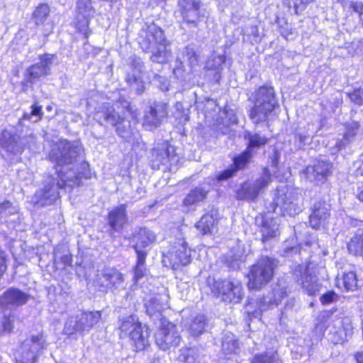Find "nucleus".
<instances>
[{
	"instance_id": "1",
	"label": "nucleus",
	"mask_w": 363,
	"mask_h": 363,
	"mask_svg": "<svg viewBox=\"0 0 363 363\" xmlns=\"http://www.w3.org/2000/svg\"><path fill=\"white\" fill-rule=\"evenodd\" d=\"M250 100L253 106L248 112L250 120L256 125H267L279 106L274 89L270 86H262L251 95Z\"/></svg>"
},
{
	"instance_id": "2",
	"label": "nucleus",
	"mask_w": 363,
	"mask_h": 363,
	"mask_svg": "<svg viewBox=\"0 0 363 363\" xmlns=\"http://www.w3.org/2000/svg\"><path fill=\"white\" fill-rule=\"evenodd\" d=\"M244 138L247 141L246 149L238 156L234 157L233 164L229 168L218 175V181L227 180L232 177L238 170L244 168L257 153V151L263 148L269 140L266 135L250 131L245 132Z\"/></svg>"
},
{
	"instance_id": "3",
	"label": "nucleus",
	"mask_w": 363,
	"mask_h": 363,
	"mask_svg": "<svg viewBox=\"0 0 363 363\" xmlns=\"http://www.w3.org/2000/svg\"><path fill=\"white\" fill-rule=\"evenodd\" d=\"M82 152V145L79 142L60 140L52 145L48 158L56 164V169L65 172L72 164L77 163Z\"/></svg>"
},
{
	"instance_id": "4",
	"label": "nucleus",
	"mask_w": 363,
	"mask_h": 363,
	"mask_svg": "<svg viewBox=\"0 0 363 363\" xmlns=\"http://www.w3.org/2000/svg\"><path fill=\"white\" fill-rule=\"evenodd\" d=\"M277 265L276 259L269 257H261L251 267L248 277L250 289H260L268 284L274 276V269Z\"/></svg>"
},
{
	"instance_id": "5",
	"label": "nucleus",
	"mask_w": 363,
	"mask_h": 363,
	"mask_svg": "<svg viewBox=\"0 0 363 363\" xmlns=\"http://www.w3.org/2000/svg\"><path fill=\"white\" fill-rule=\"evenodd\" d=\"M157 330L155 333V343L163 350H174L181 342L180 326L169 319H158L155 323Z\"/></svg>"
},
{
	"instance_id": "6",
	"label": "nucleus",
	"mask_w": 363,
	"mask_h": 363,
	"mask_svg": "<svg viewBox=\"0 0 363 363\" xmlns=\"http://www.w3.org/2000/svg\"><path fill=\"white\" fill-rule=\"evenodd\" d=\"M208 279V282L211 286L213 294L217 297H221L222 300L229 303H240L244 296L243 289L240 280L230 277L225 280H212Z\"/></svg>"
},
{
	"instance_id": "7",
	"label": "nucleus",
	"mask_w": 363,
	"mask_h": 363,
	"mask_svg": "<svg viewBox=\"0 0 363 363\" xmlns=\"http://www.w3.org/2000/svg\"><path fill=\"white\" fill-rule=\"evenodd\" d=\"M303 196L296 189L287 190L286 193L277 192L273 199L272 211L279 208L284 216H294L303 209Z\"/></svg>"
},
{
	"instance_id": "8",
	"label": "nucleus",
	"mask_w": 363,
	"mask_h": 363,
	"mask_svg": "<svg viewBox=\"0 0 363 363\" xmlns=\"http://www.w3.org/2000/svg\"><path fill=\"white\" fill-rule=\"evenodd\" d=\"M46 340L43 333L31 335L21 344L16 354L18 363H36L38 357L47 347Z\"/></svg>"
},
{
	"instance_id": "9",
	"label": "nucleus",
	"mask_w": 363,
	"mask_h": 363,
	"mask_svg": "<svg viewBox=\"0 0 363 363\" xmlns=\"http://www.w3.org/2000/svg\"><path fill=\"white\" fill-rule=\"evenodd\" d=\"M122 333L128 334L136 351L145 349L149 344L150 330L146 325H142L138 319H125L120 325Z\"/></svg>"
},
{
	"instance_id": "10",
	"label": "nucleus",
	"mask_w": 363,
	"mask_h": 363,
	"mask_svg": "<svg viewBox=\"0 0 363 363\" xmlns=\"http://www.w3.org/2000/svg\"><path fill=\"white\" fill-rule=\"evenodd\" d=\"M55 55L45 53L39 56V62L30 66L24 74L21 82L22 90L26 91L41 77H45L50 74L51 66L53 64Z\"/></svg>"
},
{
	"instance_id": "11",
	"label": "nucleus",
	"mask_w": 363,
	"mask_h": 363,
	"mask_svg": "<svg viewBox=\"0 0 363 363\" xmlns=\"http://www.w3.org/2000/svg\"><path fill=\"white\" fill-rule=\"evenodd\" d=\"M57 178H49V181L43 189L38 190L33 197V202L35 206H45L51 205L59 198V189L67 186L62 172L56 173Z\"/></svg>"
},
{
	"instance_id": "12",
	"label": "nucleus",
	"mask_w": 363,
	"mask_h": 363,
	"mask_svg": "<svg viewBox=\"0 0 363 363\" xmlns=\"http://www.w3.org/2000/svg\"><path fill=\"white\" fill-rule=\"evenodd\" d=\"M271 182V173L267 167H264L260 177L253 182H247L240 186L236 192V198L238 200L253 201L268 186Z\"/></svg>"
},
{
	"instance_id": "13",
	"label": "nucleus",
	"mask_w": 363,
	"mask_h": 363,
	"mask_svg": "<svg viewBox=\"0 0 363 363\" xmlns=\"http://www.w3.org/2000/svg\"><path fill=\"white\" fill-rule=\"evenodd\" d=\"M169 262L174 269L181 266H186L191 262V250L188 247L187 242L183 238H179L175 245L165 256L164 262Z\"/></svg>"
},
{
	"instance_id": "14",
	"label": "nucleus",
	"mask_w": 363,
	"mask_h": 363,
	"mask_svg": "<svg viewBox=\"0 0 363 363\" xmlns=\"http://www.w3.org/2000/svg\"><path fill=\"white\" fill-rule=\"evenodd\" d=\"M199 52L194 45H188L183 48L177 57V66L173 72L177 78H182L185 71V64L193 69L199 65Z\"/></svg>"
},
{
	"instance_id": "15",
	"label": "nucleus",
	"mask_w": 363,
	"mask_h": 363,
	"mask_svg": "<svg viewBox=\"0 0 363 363\" xmlns=\"http://www.w3.org/2000/svg\"><path fill=\"white\" fill-rule=\"evenodd\" d=\"M168 104L162 101H155L150 104L145 112L143 126L149 130L159 127L167 118Z\"/></svg>"
},
{
	"instance_id": "16",
	"label": "nucleus",
	"mask_w": 363,
	"mask_h": 363,
	"mask_svg": "<svg viewBox=\"0 0 363 363\" xmlns=\"http://www.w3.org/2000/svg\"><path fill=\"white\" fill-rule=\"evenodd\" d=\"M294 280L301 286L303 290L309 296L315 295L322 288L315 275L308 274L306 269L301 265L295 267L293 272Z\"/></svg>"
},
{
	"instance_id": "17",
	"label": "nucleus",
	"mask_w": 363,
	"mask_h": 363,
	"mask_svg": "<svg viewBox=\"0 0 363 363\" xmlns=\"http://www.w3.org/2000/svg\"><path fill=\"white\" fill-rule=\"evenodd\" d=\"M333 164L329 161L316 160L303 170V174L311 182L317 185L324 183L332 173Z\"/></svg>"
},
{
	"instance_id": "18",
	"label": "nucleus",
	"mask_w": 363,
	"mask_h": 363,
	"mask_svg": "<svg viewBox=\"0 0 363 363\" xmlns=\"http://www.w3.org/2000/svg\"><path fill=\"white\" fill-rule=\"evenodd\" d=\"M20 140L21 136L13 127L6 128L0 134V146L8 153L18 155L23 152L25 145V143Z\"/></svg>"
},
{
	"instance_id": "19",
	"label": "nucleus",
	"mask_w": 363,
	"mask_h": 363,
	"mask_svg": "<svg viewBox=\"0 0 363 363\" xmlns=\"http://www.w3.org/2000/svg\"><path fill=\"white\" fill-rule=\"evenodd\" d=\"M131 68V72L126 75L125 81L136 94H142L145 91V85L142 77L144 64L142 60L140 57H134L132 60Z\"/></svg>"
},
{
	"instance_id": "20",
	"label": "nucleus",
	"mask_w": 363,
	"mask_h": 363,
	"mask_svg": "<svg viewBox=\"0 0 363 363\" xmlns=\"http://www.w3.org/2000/svg\"><path fill=\"white\" fill-rule=\"evenodd\" d=\"M89 170V164L84 161L83 153L81 154V158L76 164H72L69 167L67 171L62 169H56L55 173L62 172L66 184L69 186H72L75 184H78L82 177L87 176Z\"/></svg>"
},
{
	"instance_id": "21",
	"label": "nucleus",
	"mask_w": 363,
	"mask_h": 363,
	"mask_svg": "<svg viewBox=\"0 0 363 363\" xmlns=\"http://www.w3.org/2000/svg\"><path fill=\"white\" fill-rule=\"evenodd\" d=\"M97 284L106 289L113 291L121 287L123 283V276L118 269L106 267L101 274L98 277Z\"/></svg>"
},
{
	"instance_id": "22",
	"label": "nucleus",
	"mask_w": 363,
	"mask_h": 363,
	"mask_svg": "<svg viewBox=\"0 0 363 363\" xmlns=\"http://www.w3.org/2000/svg\"><path fill=\"white\" fill-rule=\"evenodd\" d=\"M311 209L310 225L314 229H319L330 216V205L325 201H318L313 204Z\"/></svg>"
},
{
	"instance_id": "23",
	"label": "nucleus",
	"mask_w": 363,
	"mask_h": 363,
	"mask_svg": "<svg viewBox=\"0 0 363 363\" xmlns=\"http://www.w3.org/2000/svg\"><path fill=\"white\" fill-rule=\"evenodd\" d=\"M108 225L112 231L121 233L128 223L125 204L113 208L107 216Z\"/></svg>"
},
{
	"instance_id": "24",
	"label": "nucleus",
	"mask_w": 363,
	"mask_h": 363,
	"mask_svg": "<svg viewBox=\"0 0 363 363\" xmlns=\"http://www.w3.org/2000/svg\"><path fill=\"white\" fill-rule=\"evenodd\" d=\"M133 240L134 242L133 247L135 253H148L149 250L147 248L150 245L155 242L156 235L152 230L147 228H140L134 233Z\"/></svg>"
},
{
	"instance_id": "25",
	"label": "nucleus",
	"mask_w": 363,
	"mask_h": 363,
	"mask_svg": "<svg viewBox=\"0 0 363 363\" xmlns=\"http://www.w3.org/2000/svg\"><path fill=\"white\" fill-rule=\"evenodd\" d=\"M289 285L285 277L279 278L273 286L272 292L263 298V303L269 305H277L288 295Z\"/></svg>"
},
{
	"instance_id": "26",
	"label": "nucleus",
	"mask_w": 363,
	"mask_h": 363,
	"mask_svg": "<svg viewBox=\"0 0 363 363\" xmlns=\"http://www.w3.org/2000/svg\"><path fill=\"white\" fill-rule=\"evenodd\" d=\"M163 42H166L163 30L153 24L147 27L140 45L144 51H148Z\"/></svg>"
},
{
	"instance_id": "27",
	"label": "nucleus",
	"mask_w": 363,
	"mask_h": 363,
	"mask_svg": "<svg viewBox=\"0 0 363 363\" xmlns=\"http://www.w3.org/2000/svg\"><path fill=\"white\" fill-rule=\"evenodd\" d=\"M152 157L153 168L159 169L161 164L167 165L174 160L175 157L174 147L167 144H162L153 148Z\"/></svg>"
},
{
	"instance_id": "28",
	"label": "nucleus",
	"mask_w": 363,
	"mask_h": 363,
	"mask_svg": "<svg viewBox=\"0 0 363 363\" xmlns=\"http://www.w3.org/2000/svg\"><path fill=\"white\" fill-rule=\"evenodd\" d=\"M96 117L99 122L102 124L104 122L112 125H121L124 121V116L116 111L113 106H104L101 110L98 111Z\"/></svg>"
},
{
	"instance_id": "29",
	"label": "nucleus",
	"mask_w": 363,
	"mask_h": 363,
	"mask_svg": "<svg viewBox=\"0 0 363 363\" xmlns=\"http://www.w3.org/2000/svg\"><path fill=\"white\" fill-rule=\"evenodd\" d=\"M184 21L196 27L199 17V0H182Z\"/></svg>"
},
{
	"instance_id": "30",
	"label": "nucleus",
	"mask_w": 363,
	"mask_h": 363,
	"mask_svg": "<svg viewBox=\"0 0 363 363\" xmlns=\"http://www.w3.org/2000/svg\"><path fill=\"white\" fill-rule=\"evenodd\" d=\"M240 350L238 338L231 332H224L221 338V351L226 358L237 354Z\"/></svg>"
},
{
	"instance_id": "31",
	"label": "nucleus",
	"mask_w": 363,
	"mask_h": 363,
	"mask_svg": "<svg viewBox=\"0 0 363 363\" xmlns=\"http://www.w3.org/2000/svg\"><path fill=\"white\" fill-rule=\"evenodd\" d=\"M96 323V319H67L63 331L65 334L71 335L75 333L89 331Z\"/></svg>"
},
{
	"instance_id": "32",
	"label": "nucleus",
	"mask_w": 363,
	"mask_h": 363,
	"mask_svg": "<svg viewBox=\"0 0 363 363\" xmlns=\"http://www.w3.org/2000/svg\"><path fill=\"white\" fill-rule=\"evenodd\" d=\"M260 230L262 233V241L265 242L272 238H274L279 235V225L276 220L268 218H260Z\"/></svg>"
},
{
	"instance_id": "33",
	"label": "nucleus",
	"mask_w": 363,
	"mask_h": 363,
	"mask_svg": "<svg viewBox=\"0 0 363 363\" xmlns=\"http://www.w3.org/2000/svg\"><path fill=\"white\" fill-rule=\"evenodd\" d=\"M208 191L209 189L203 186L192 189L184 199L183 205L188 208L198 205L206 199Z\"/></svg>"
},
{
	"instance_id": "34",
	"label": "nucleus",
	"mask_w": 363,
	"mask_h": 363,
	"mask_svg": "<svg viewBox=\"0 0 363 363\" xmlns=\"http://www.w3.org/2000/svg\"><path fill=\"white\" fill-rule=\"evenodd\" d=\"M203 354L197 347H185L180 350L178 360L182 363H201Z\"/></svg>"
},
{
	"instance_id": "35",
	"label": "nucleus",
	"mask_w": 363,
	"mask_h": 363,
	"mask_svg": "<svg viewBox=\"0 0 363 363\" xmlns=\"http://www.w3.org/2000/svg\"><path fill=\"white\" fill-rule=\"evenodd\" d=\"M196 228L202 235L212 234L217 228V220L212 214L203 215L196 224Z\"/></svg>"
},
{
	"instance_id": "36",
	"label": "nucleus",
	"mask_w": 363,
	"mask_h": 363,
	"mask_svg": "<svg viewBox=\"0 0 363 363\" xmlns=\"http://www.w3.org/2000/svg\"><path fill=\"white\" fill-rule=\"evenodd\" d=\"M4 298L8 303L18 306L26 303L28 301V296L18 289L10 288L4 293Z\"/></svg>"
},
{
	"instance_id": "37",
	"label": "nucleus",
	"mask_w": 363,
	"mask_h": 363,
	"mask_svg": "<svg viewBox=\"0 0 363 363\" xmlns=\"http://www.w3.org/2000/svg\"><path fill=\"white\" fill-rule=\"evenodd\" d=\"M349 252L354 256H363V229H359L347 243Z\"/></svg>"
},
{
	"instance_id": "38",
	"label": "nucleus",
	"mask_w": 363,
	"mask_h": 363,
	"mask_svg": "<svg viewBox=\"0 0 363 363\" xmlns=\"http://www.w3.org/2000/svg\"><path fill=\"white\" fill-rule=\"evenodd\" d=\"M147 52H150L152 55L150 60L156 63H164L167 61L169 53L167 50V43L163 42L159 45L150 49Z\"/></svg>"
},
{
	"instance_id": "39",
	"label": "nucleus",
	"mask_w": 363,
	"mask_h": 363,
	"mask_svg": "<svg viewBox=\"0 0 363 363\" xmlns=\"http://www.w3.org/2000/svg\"><path fill=\"white\" fill-rule=\"evenodd\" d=\"M50 8L47 4H40L33 13V19L36 26H43L49 17Z\"/></svg>"
},
{
	"instance_id": "40",
	"label": "nucleus",
	"mask_w": 363,
	"mask_h": 363,
	"mask_svg": "<svg viewBox=\"0 0 363 363\" xmlns=\"http://www.w3.org/2000/svg\"><path fill=\"white\" fill-rule=\"evenodd\" d=\"M185 327L193 336L202 334L205 330V319H185Z\"/></svg>"
},
{
	"instance_id": "41",
	"label": "nucleus",
	"mask_w": 363,
	"mask_h": 363,
	"mask_svg": "<svg viewBox=\"0 0 363 363\" xmlns=\"http://www.w3.org/2000/svg\"><path fill=\"white\" fill-rule=\"evenodd\" d=\"M136 255L137 260L134 267V279L138 280L145 275L147 271L145 261L147 252H139Z\"/></svg>"
},
{
	"instance_id": "42",
	"label": "nucleus",
	"mask_w": 363,
	"mask_h": 363,
	"mask_svg": "<svg viewBox=\"0 0 363 363\" xmlns=\"http://www.w3.org/2000/svg\"><path fill=\"white\" fill-rule=\"evenodd\" d=\"M77 10L85 19L90 18L94 13L91 0H77Z\"/></svg>"
},
{
	"instance_id": "43",
	"label": "nucleus",
	"mask_w": 363,
	"mask_h": 363,
	"mask_svg": "<svg viewBox=\"0 0 363 363\" xmlns=\"http://www.w3.org/2000/svg\"><path fill=\"white\" fill-rule=\"evenodd\" d=\"M342 284L347 291H354L357 287V275L353 272L345 273L342 276Z\"/></svg>"
},
{
	"instance_id": "44",
	"label": "nucleus",
	"mask_w": 363,
	"mask_h": 363,
	"mask_svg": "<svg viewBox=\"0 0 363 363\" xmlns=\"http://www.w3.org/2000/svg\"><path fill=\"white\" fill-rule=\"evenodd\" d=\"M43 114L42 106L35 104L31 106L30 112L25 113L22 119L38 122L42 118Z\"/></svg>"
},
{
	"instance_id": "45",
	"label": "nucleus",
	"mask_w": 363,
	"mask_h": 363,
	"mask_svg": "<svg viewBox=\"0 0 363 363\" xmlns=\"http://www.w3.org/2000/svg\"><path fill=\"white\" fill-rule=\"evenodd\" d=\"M279 359L277 352H269L256 355L252 363H279Z\"/></svg>"
},
{
	"instance_id": "46",
	"label": "nucleus",
	"mask_w": 363,
	"mask_h": 363,
	"mask_svg": "<svg viewBox=\"0 0 363 363\" xmlns=\"http://www.w3.org/2000/svg\"><path fill=\"white\" fill-rule=\"evenodd\" d=\"M147 315L150 317L164 318L161 311V306L155 301H150L145 304Z\"/></svg>"
},
{
	"instance_id": "47",
	"label": "nucleus",
	"mask_w": 363,
	"mask_h": 363,
	"mask_svg": "<svg viewBox=\"0 0 363 363\" xmlns=\"http://www.w3.org/2000/svg\"><path fill=\"white\" fill-rule=\"evenodd\" d=\"M359 126V123L356 121L346 123L344 135L345 140L350 142L357 135Z\"/></svg>"
},
{
	"instance_id": "48",
	"label": "nucleus",
	"mask_w": 363,
	"mask_h": 363,
	"mask_svg": "<svg viewBox=\"0 0 363 363\" xmlns=\"http://www.w3.org/2000/svg\"><path fill=\"white\" fill-rule=\"evenodd\" d=\"M340 298L338 294L334 291H328L324 293L320 297V301L323 305H328L333 302H336Z\"/></svg>"
},
{
	"instance_id": "49",
	"label": "nucleus",
	"mask_w": 363,
	"mask_h": 363,
	"mask_svg": "<svg viewBox=\"0 0 363 363\" xmlns=\"http://www.w3.org/2000/svg\"><path fill=\"white\" fill-rule=\"evenodd\" d=\"M116 133L117 134L124 138V139H128L130 136V125L129 121H125L121 124L118 125L116 126Z\"/></svg>"
},
{
	"instance_id": "50",
	"label": "nucleus",
	"mask_w": 363,
	"mask_h": 363,
	"mask_svg": "<svg viewBox=\"0 0 363 363\" xmlns=\"http://www.w3.org/2000/svg\"><path fill=\"white\" fill-rule=\"evenodd\" d=\"M350 100L359 106H363V87L354 89L349 94Z\"/></svg>"
},
{
	"instance_id": "51",
	"label": "nucleus",
	"mask_w": 363,
	"mask_h": 363,
	"mask_svg": "<svg viewBox=\"0 0 363 363\" xmlns=\"http://www.w3.org/2000/svg\"><path fill=\"white\" fill-rule=\"evenodd\" d=\"M257 306V303H249L245 306V311L248 314L249 318H258L262 315V310L260 308L254 309Z\"/></svg>"
},
{
	"instance_id": "52",
	"label": "nucleus",
	"mask_w": 363,
	"mask_h": 363,
	"mask_svg": "<svg viewBox=\"0 0 363 363\" xmlns=\"http://www.w3.org/2000/svg\"><path fill=\"white\" fill-rule=\"evenodd\" d=\"M20 140L25 143L24 147H28V148L31 149L35 147L36 145V137L32 133L23 136H21Z\"/></svg>"
},
{
	"instance_id": "53",
	"label": "nucleus",
	"mask_w": 363,
	"mask_h": 363,
	"mask_svg": "<svg viewBox=\"0 0 363 363\" xmlns=\"http://www.w3.org/2000/svg\"><path fill=\"white\" fill-rule=\"evenodd\" d=\"M13 328L11 319H0V335L5 332L10 333Z\"/></svg>"
},
{
	"instance_id": "54",
	"label": "nucleus",
	"mask_w": 363,
	"mask_h": 363,
	"mask_svg": "<svg viewBox=\"0 0 363 363\" xmlns=\"http://www.w3.org/2000/svg\"><path fill=\"white\" fill-rule=\"evenodd\" d=\"M14 213V208L10 201H6L0 204V215L8 216Z\"/></svg>"
},
{
	"instance_id": "55",
	"label": "nucleus",
	"mask_w": 363,
	"mask_h": 363,
	"mask_svg": "<svg viewBox=\"0 0 363 363\" xmlns=\"http://www.w3.org/2000/svg\"><path fill=\"white\" fill-rule=\"evenodd\" d=\"M309 138V135L305 133H301L298 131V133H296V140H298V146L299 147H302L303 146H304L308 142Z\"/></svg>"
},
{
	"instance_id": "56",
	"label": "nucleus",
	"mask_w": 363,
	"mask_h": 363,
	"mask_svg": "<svg viewBox=\"0 0 363 363\" xmlns=\"http://www.w3.org/2000/svg\"><path fill=\"white\" fill-rule=\"evenodd\" d=\"M352 9L359 13V19L363 24V3L358 1L352 3Z\"/></svg>"
},
{
	"instance_id": "57",
	"label": "nucleus",
	"mask_w": 363,
	"mask_h": 363,
	"mask_svg": "<svg viewBox=\"0 0 363 363\" xmlns=\"http://www.w3.org/2000/svg\"><path fill=\"white\" fill-rule=\"evenodd\" d=\"M155 80L158 82L159 83L161 84V89L163 90V91H167L168 90V81L167 79H166V77H162V76H160V75H158V74H155V77H154Z\"/></svg>"
},
{
	"instance_id": "58",
	"label": "nucleus",
	"mask_w": 363,
	"mask_h": 363,
	"mask_svg": "<svg viewBox=\"0 0 363 363\" xmlns=\"http://www.w3.org/2000/svg\"><path fill=\"white\" fill-rule=\"evenodd\" d=\"M354 165L357 167V174L363 176V155L360 156L359 160L354 163Z\"/></svg>"
},
{
	"instance_id": "59",
	"label": "nucleus",
	"mask_w": 363,
	"mask_h": 363,
	"mask_svg": "<svg viewBox=\"0 0 363 363\" xmlns=\"http://www.w3.org/2000/svg\"><path fill=\"white\" fill-rule=\"evenodd\" d=\"M6 269L4 252L0 250V277Z\"/></svg>"
},
{
	"instance_id": "60",
	"label": "nucleus",
	"mask_w": 363,
	"mask_h": 363,
	"mask_svg": "<svg viewBox=\"0 0 363 363\" xmlns=\"http://www.w3.org/2000/svg\"><path fill=\"white\" fill-rule=\"evenodd\" d=\"M216 60H217V62L216 63L218 64V66L217 67H214L213 65H211V62L210 60H208L206 63V67L208 69H218V67L221 65L222 63H223L224 62V60H223V57H221V56H218L216 57ZM213 60H216V57H214Z\"/></svg>"
},
{
	"instance_id": "61",
	"label": "nucleus",
	"mask_w": 363,
	"mask_h": 363,
	"mask_svg": "<svg viewBox=\"0 0 363 363\" xmlns=\"http://www.w3.org/2000/svg\"><path fill=\"white\" fill-rule=\"evenodd\" d=\"M300 1V4H298L296 3L294 4V7L296 9V11L297 12V10L301 7V9H303L305 8V5L313 1L314 0H298Z\"/></svg>"
},
{
	"instance_id": "62",
	"label": "nucleus",
	"mask_w": 363,
	"mask_h": 363,
	"mask_svg": "<svg viewBox=\"0 0 363 363\" xmlns=\"http://www.w3.org/2000/svg\"><path fill=\"white\" fill-rule=\"evenodd\" d=\"M345 321L343 323L344 325H346L347 327L346 328H344V330L345 331V335L347 334L348 332H350L352 329V327H351V323H350V319L349 318H347V319H344Z\"/></svg>"
},
{
	"instance_id": "63",
	"label": "nucleus",
	"mask_w": 363,
	"mask_h": 363,
	"mask_svg": "<svg viewBox=\"0 0 363 363\" xmlns=\"http://www.w3.org/2000/svg\"><path fill=\"white\" fill-rule=\"evenodd\" d=\"M357 197L359 200L363 202V186H359L357 189Z\"/></svg>"
},
{
	"instance_id": "64",
	"label": "nucleus",
	"mask_w": 363,
	"mask_h": 363,
	"mask_svg": "<svg viewBox=\"0 0 363 363\" xmlns=\"http://www.w3.org/2000/svg\"><path fill=\"white\" fill-rule=\"evenodd\" d=\"M355 359H356L357 363H363V352H357L355 354Z\"/></svg>"
}]
</instances>
